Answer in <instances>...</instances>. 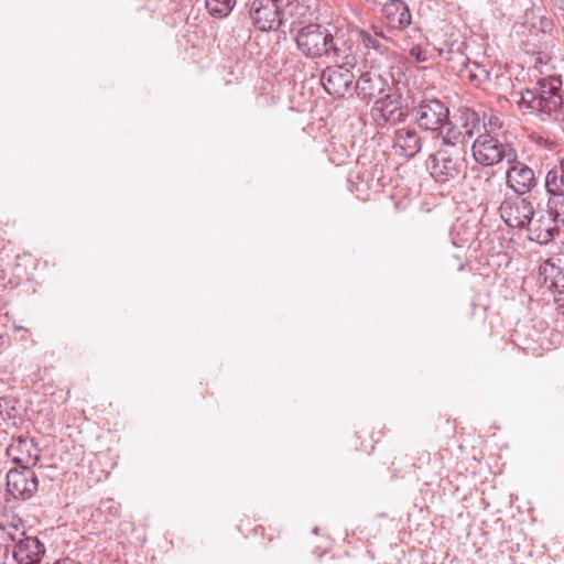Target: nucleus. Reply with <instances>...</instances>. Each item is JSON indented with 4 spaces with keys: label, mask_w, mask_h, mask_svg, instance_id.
<instances>
[{
    "label": "nucleus",
    "mask_w": 564,
    "mask_h": 564,
    "mask_svg": "<svg viewBox=\"0 0 564 564\" xmlns=\"http://www.w3.org/2000/svg\"><path fill=\"white\" fill-rule=\"evenodd\" d=\"M500 120L497 116L490 115L487 120L486 117H484L485 133H490L496 129L500 128Z\"/></svg>",
    "instance_id": "26"
},
{
    "label": "nucleus",
    "mask_w": 564,
    "mask_h": 564,
    "mask_svg": "<svg viewBox=\"0 0 564 564\" xmlns=\"http://www.w3.org/2000/svg\"><path fill=\"white\" fill-rule=\"evenodd\" d=\"M394 88L395 85L392 75H382L375 69L361 73L355 84V91L358 97L366 101L380 99L381 96L383 97Z\"/></svg>",
    "instance_id": "10"
},
{
    "label": "nucleus",
    "mask_w": 564,
    "mask_h": 564,
    "mask_svg": "<svg viewBox=\"0 0 564 564\" xmlns=\"http://www.w3.org/2000/svg\"><path fill=\"white\" fill-rule=\"evenodd\" d=\"M13 330H14V332H23V335L21 336V340L26 339V335H28V333H29V332H28V329H25V328H24V327H22V326L14 325V326H13Z\"/></svg>",
    "instance_id": "30"
},
{
    "label": "nucleus",
    "mask_w": 564,
    "mask_h": 564,
    "mask_svg": "<svg viewBox=\"0 0 564 564\" xmlns=\"http://www.w3.org/2000/svg\"><path fill=\"white\" fill-rule=\"evenodd\" d=\"M551 286L557 288V284H556V282L554 280H551Z\"/></svg>",
    "instance_id": "33"
},
{
    "label": "nucleus",
    "mask_w": 564,
    "mask_h": 564,
    "mask_svg": "<svg viewBox=\"0 0 564 564\" xmlns=\"http://www.w3.org/2000/svg\"><path fill=\"white\" fill-rule=\"evenodd\" d=\"M283 0H251L249 15L254 28L262 32L276 31L283 23Z\"/></svg>",
    "instance_id": "7"
},
{
    "label": "nucleus",
    "mask_w": 564,
    "mask_h": 564,
    "mask_svg": "<svg viewBox=\"0 0 564 564\" xmlns=\"http://www.w3.org/2000/svg\"><path fill=\"white\" fill-rule=\"evenodd\" d=\"M442 134L441 148H455L465 150V144L469 140L467 134L449 121V118L440 129Z\"/></svg>",
    "instance_id": "19"
},
{
    "label": "nucleus",
    "mask_w": 564,
    "mask_h": 564,
    "mask_svg": "<svg viewBox=\"0 0 564 564\" xmlns=\"http://www.w3.org/2000/svg\"><path fill=\"white\" fill-rule=\"evenodd\" d=\"M465 76L475 87L484 83L490 82V73L484 66L473 63L466 66Z\"/></svg>",
    "instance_id": "22"
},
{
    "label": "nucleus",
    "mask_w": 564,
    "mask_h": 564,
    "mask_svg": "<svg viewBox=\"0 0 564 564\" xmlns=\"http://www.w3.org/2000/svg\"><path fill=\"white\" fill-rule=\"evenodd\" d=\"M40 448L30 436L13 437L7 447V455L20 467H34L40 460Z\"/></svg>",
    "instance_id": "15"
},
{
    "label": "nucleus",
    "mask_w": 564,
    "mask_h": 564,
    "mask_svg": "<svg viewBox=\"0 0 564 564\" xmlns=\"http://www.w3.org/2000/svg\"><path fill=\"white\" fill-rule=\"evenodd\" d=\"M465 150L455 148H440L430 155L427 165L431 176L440 184H454L465 176Z\"/></svg>",
    "instance_id": "3"
},
{
    "label": "nucleus",
    "mask_w": 564,
    "mask_h": 564,
    "mask_svg": "<svg viewBox=\"0 0 564 564\" xmlns=\"http://www.w3.org/2000/svg\"><path fill=\"white\" fill-rule=\"evenodd\" d=\"M356 35L359 48L366 66L371 69L380 68L392 56L389 36H380L378 34H369L365 29H356Z\"/></svg>",
    "instance_id": "5"
},
{
    "label": "nucleus",
    "mask_w": 564,
    "mask_h": 564,
    "mask_svg": "<svg viewBox=\"0 0 564 564\" xmlns=\"http://www.w3.org/2000/svg\"><path fill=\"white\" fill-rule=\"evenodd\" d=\"M408 106L402 104L401 94L397 88L376 99L370 109L371 118L378 126L395 124L408 115Z\"/></svg>",
    "instance_id": "8"
},
{
    "label": "nucleus",
    "mask_w": 564,
    "mask_h": 564,
    "mask_svg": "<svg viewBox=\"0 0 564 564\" xmlns=\"http://www.w3.org/2000/svg\"><path fill=\"white\" fill-rule=\"evenodd\" d=\"M206 9L217 18L227 17L236 6V0H206Z\"/></svg>",
    "instance_id": "23"
},
{
    "label": "nucleus",
    "mask_w": 564,
    "mask_h": 564,
    "mask_svg": "<svg viewBox=\"0 0 564 564\" xmlns=\"http://www.w3.org/2000/svg\"><path fill=\"white\" fill-rule=\"evenodd\" d=\"M295 42L307 58H326L348 65L356 62L354 42L343 31L333 34L322 24L310 23L296 32Z\"/></svg>",
    "instance_id": "1"
},
{
    "label": "nucleus",
    "mask_w": 564,
    "mask_h": 564,
    "mask_svg": "<svg viewBox=\"0 0 564 564\" xmlns=\"http://www.w3.org/2000/svg\"><path fill=\"white\" fill-rule=\"evenodd\" d=\"M54 564H80V563L66 557V558L56 561Z\"/></svg>",
    "instance_id": "31"
},
{
    "label": "nucleus",
    "mask_w": 564,
    "mask_h": 564,
    "mask_svg": "<svg viewBox=\"0 0 564 564\" xmlns=\"http://www.w3.org/2000/svg\"><path fill=\"white\" fill-rule=\"evenodd\" d=\"M410 55L414 57L419 62H424L426 59V56L423 55V52L421 47L414 46L410 50Z\"/></svg>",
    "instance_id": "28"
},
{
    "label": "nucleus",
    "mask_w": 564,
    "mask_h": 564,
    "mask_svg": "<svg viewBox=\"0 0 564 564\" xmlns=\"http://www.w3.org/2000/svg\"><path fill=\"white\" fill-rule=\"evenodd\" d=\"M419 126L429 131H437L449 117L448 107L438 99H424L413 109Z\"/></svg>",
    "instance_id": "14"
},
{
    "label": "nucleus",
    "mask_w": 564,
    "mask_h": 564,
    "mask_svg": "<svg viewBox=\"0 0 564 564\" xmlns=\"http://www.w3.org/2000/svg\"><path fill=\"white\" fill-rule=\"evenodd\" d=\"M486 174H487V181H490V177H491L490 173L487 172Z\"/></svg>",
    "instance_id": "34"
},
{
    "label": "nucleus",
    "mask_w": 564,
    "mask_h": 564,
    "mask_svg": "<svg viewBox=\"0 0 564 564\" xmlns=\"http://www.w3.org/2000/svg\"><path fill=\"white\" fill-rule=\"evenodd\" d=\"M12 542V555L19 564H36L45 553L44 545L37 538L26 536L23 530L14 527L13 532H7Z\"/></svg>",
    "instance_id": "9"
},
{
    "label": "nucleus",
    "mask_w": 564,
    "mask_h": 564,
    "mask_svg": "<svg viewBox=\"0 0 564 564\" xmlns=\"http://www.w3.org/2000/svg\"><path fill=\"white\" fill-rule=\"evenodd\" d=\"M560 206V200L547 202V210L539 215L536 218L532 217L530 224L527 225L529 238L539 245H546L552 241L558 232L557 220L555 210Z\"/></svg>",
    "instance_id": "12"
},
{
    "label": "nucleus",
    "mask_w": 564,
    "mask_h": 564,
    "mask_svg": "<svg viewBox=\"0 0 564 564\" xmlns=\"http://www.w3.org/2000/svg\"><path fill=\"white\" fill-rule=\"evenodd\" d=\"M499 214L510 228L523 229L534 216L532 202L524 195H506L499 206Z\"/></svg>",
    "instance_id": "6"
},
{
    "label": "nucleus",
    "mask_w": 564,
    "mask_h": 564,
    "mask_svg": "<svg viewBox=\"0 0 564 564\" xmlns=\"http://www.w3.org/2000/svg\"><path fill=\"white\" fill-rule=\"evenodd\" d=\"M562 2H563V6H564V0H562Z\"/></svg>",
    "instance_id": "35"
},
{
    "label": "nucleus",
    "mask_w": 564,
    "mask_h": 564,
    "mask_svg": "<svg viewBox=\"0 0 564 564\" xmlns=\"http://www.w3.org/2000/svg\"><path fill=\"white\" fill-rule=\"evenodd\" d=\"M506 172L507 186L513 194L525 195L536 186L534 171L527 164L518 161H509Z\"/></svg>",
    "instance_id": "16"
},
{
    "label": "nucleus",
    "mask_w": 564,
    "mask_h": 564,
    "mask_svg": "<svg viewBox=\"0 0 564 564\" xmlns=\"http://www.w3.org/2000/svg\"><path fill=\"white\" fill-rule=\"evenodd\" d=\"M540 275L547 283L552 275H562V271L551 259H547L540 265Z\"/></svg>",
    "instance_id": "24"
},
{
    "label": "nucleus",
    "mask_w": 564,
    "mask_h": 564,
    "mask_svg": "<svg viewBox=\"0 0 564 564\" xmlns=\"http://www.w3.org/2000/svg\"><path fill=\"white\" fill-rule=\"evenodd\" d=\"M459 122L468 139H471L476 131L479 130L480 116L474 109L468 107L459 108Z\"/></svg>",
    "instance_id": "21"
},
{
    "label": "nucleus",
    "mask_w": 564,
    "mask_h": 564,
    "mask_svg": "<svg viewBox=\"0 0 564 564\" xmlns=\"http://www.w3.org/2000/svg\"><path fill=\"white\" fill-rule=\"evenodd\" d=\"M562 86L560 75H544L533 88L520 93V99L517 101L519 109L535 115L542 121L557 117L563 106Z\"/></svg>",
    "instance_id": "2"
},
{
    "label": "nucleus",
    "mask_w": 564,
    "mask_h": 564,
    "mask_svg": "<svg viewBox=\"0 0 564 564\" xmlns=\"http://www.w3.org/2000/svg\"><path fill=\"white\" fill-rule=\"evenodd\" d=\"M544 186L549 195L564 198V159L546 173Z\"/></svg>",
    "instance_id": "20"
},
{
    "label": "nucleus",
    "mask_w": 564,
    "mask_h": 564,
    "mask_svg": "<svg viewBox=\"0 0 564 564\" xmlns=\"http://www.w3.org/2000/svg\"><path fill=\"white\" fill-rule=\"evenodd\" d=\"M381 6L382 14L391 29L403 30L411 24L410 10L402 0H390Z\"/></svg>",
    "instance_id": "18"
},
{
    "label": "nucleus",
    "mask_w": 564,
    "mask_h": 564,
    "mask_svg": "<svg viewBox=\"0 0 564 564\" xmlns=\"http://www.w3.org/2000/svg\"><path fill=\"white\" fill-rule=\"evenodd\" d=\"M393 150L405 159L414 158L422 148V138L414 127H401L393 133Z\"/></svg>",
    "instance_id": "17"
},
{
    "label": "nucleus",
    "mask_w": 564,
    "mask_h": 564,
    "mask_svg": "<svg viewBox=\"0 0 564 564\" xmlns=\"http://www.w3.org/2000/svg\"><path fill=\"white\" fill-rule=\"evenodd\" d=\"M555 217L557 220L558 228V232L556 234V236L562 238V242L564 245V198L560 200V206H557L555 210Z\"/></svg>",
    "instance_id": "25"
},
{
    "label": "nucleus",
    "mask_w": 564,
    "mask_h": 564,
    "mask_svg": "<svg viewBox=\"0 0 564 564\" xmlns=\"http://www.w3.org/2000/svg\"><path fill=\"white\" fill-rule=\"evenodd\" d=\"M337 64L336 66H328L322 72L321 83L329 95L341 98L355 90V75L351 69L346 67L349 66L348 64ZM355 64L356 62L351 66Z\"/></svg>",
    "instance_id": "11"
},
{
    "label": "nucleus",
    "mask_w": 564,
    "mask_h": 564,
    "mask_svg": "<svg viewBox=\"0 0 564 564\" xmlns=\"http://www.w3.org/2000/svg\"><path fill=\"white\" fill-rule=\"evenodd\" d=\"M366 32H368L369 34H378L380 36H387L386 33L383 32L382 28L380 26H371L369 30H366Z\"/></svg>",
    "instance_id": "29"
},
{
    "label": "nucleus",
    "mask_w": 564,
    "mask_h": 564,
    "mask_svg": "<svg viewBox=\"0 0 564 564\" xmlns=\"http://www.w3.org/2000/svg\"><path fill=\"white\" fill-rule=\"evenodd\" d=\"M554 303L557 312L564 315V284L556 291L554 295Z\"/></svg>",
    "instance_id": "27"
},
{
    "label": "nucleus",
    "mask_w": 564,
    "mask_h": 564,
    "mask_svg": "<svg viewBox=\"0 0 564 564\" xmlns=\"http://www.w3.org/2000/svg\"><path fill=\"white\" fill-rule=\"evenodd\" d=\"M106 505H110V506H109V509H110V510H112V509H113V510H115V512H117V511H118V506H116V503H115L112 500H108V501H106V502H102V503H101V506H102V507H105Z\"/></svg>",
    "instance_id": "32"
},
{
    "label": "nucleus",
    "mask_w": 564,
    "mask_h": 564,
    "mask_svg": "<svg viewBox=\"0 0 564 564\" xmlns=\"http://www.w3.org/2000/svg\"><path fill=\"white\" fill-rule=\"evenodd\" d=\"M471 152L475 161L484 166L496 165L503 160L516 161L518 153L508 142H502L491 133L479 134L473 145Z\"/></svg>",
    "instance_id": "4"
},
{
    "label": "nucleus",
    "mask_w": 564,
    "mask_h": 564,
    "mask_svg": "<svg viewBox=\"0 0 564 564\" xmlns=\"http://www.w3.org/2000/svg\"><path fill=\"white\" fill-rule=\"evenodd\" d=\"M7 492L15 499L28 500L34 496L39 480L31 467H14L6 475Z\"/></svg>",
    "instance_id": "13"
}]
</instances>
